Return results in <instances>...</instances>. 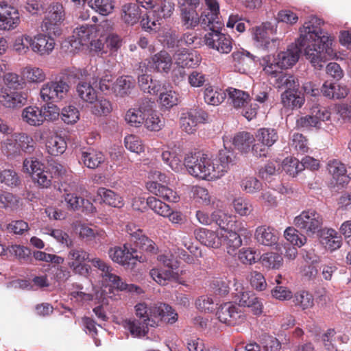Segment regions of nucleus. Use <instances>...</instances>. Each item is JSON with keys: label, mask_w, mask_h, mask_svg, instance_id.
Returning <instances> with one entry per match:
<instances>
[{"label": "nucleus", "mask_w": 351, "mask_h": 351, "mask_svg": "<svg viewBox=\"0 0 351 351\" xmlns=\"http://www.w3.org/2000/svg\"><path fill=\"white\" fill-rule=\"evenodd\" d=\"M324 21L317 16H311L300 28V36L298 43L306 46L304 56L316 69H321L324 63V51L332 45V38L322 29Z\"/></svg>", "instance_id": "obj_1"}, {"label": "nucleus", "mask_w": 351, "mask_h": 351, "mask_svg": "<svg viewBox=\"0 0 351 351\" xmlns=\"http://www.w3.org/2000/svg\"><path fill=\"white\" fill-rule=\"evenodd\" d=\"M135 313L143 322L155 324V319L165 322L168 324H174L178 320V313L169 304L158 302L147 306L145 302L136 304Z\"/></svg>", "instance_id": "obj_2"}, {"label": "nucleus", "mask_w": 351, "mask_h": 351, "mask_svg": "<svg viewBox=\"0 0 351 351\" xmlns=\"http://www.w3.org/2000/svg\"><path fill=\"white\" fill-rule=\"evenodd\" d=\"M184 165L189 173L195 178L208 180L218 179L215 163L202 152L188 154L184 158Z\"/></svg>", "instance_id": "obj_3"}, {"label": "nucleus", "mask_w": 351, "mask_h": 351, "mask_svg": "<svg viewBox=\"0 0 351 351\" xmlns=\"http://www.w3.org/2000/svg\"><path fill=\"white\" fill-rule=\"evenodd\" d=\"M66 19V12L60 2L50 3L45 11V15L40 25L42 32L55 37L62 33V26Z\"/></svg>", "instance_id": "obj_4"}, {"label": "nucleus", "mask_w": 351, "mask_h": 351, "mask_svg": "<svg viewBox=\"0 0 351 351\" xmlns=\"http://www.w3.org/2000/svg\"><path fill=\"white\" fill-rule=\"evenodd\" d=\"M323 217L314 209H307L294 218L295 226L307 236H312L323 230Z\"/></svg>", "instance_id": "obj_5"}, {"label": "nucleus", "mask_w": 351, "mask_h": 351, "mask_svg": "<svg viewBox=\"0 0 351 351\" xmlns=\"http://www.w3.org/2000/svg\"><path fill=\"white\" fill-rule=\"evenodd\" d=\"M108 254L112 261L125 268L132 269L137 261L143 263L145 261V256H138L136 250L132 247L130 249L127 244L110 248Z\"/></svg>", "instance_id": "obj_6"}, {"label": "nucleus", "mask_w": 351, "mask_h": 351, "mask_svg": "<svg viewBox=\"0 0 351 351\" xmlns=\"http://www.w3.org/2000/svg\"><path fill=\"white\" fill-rule=\"evenodd\" d=\"M152 177L156 181H150L146 183V188L150 193L169 202H178L180 197L176 191L158 182L159 181L162 183H167V178L165 173L159 171H154L152 172Z\"/></svg>", "instance_id": "obj_7"}, {"label": "nucleus", "mask_w": 351, "mask_h": 351, "mask_svg": "<svg viewBox=\"0 0 351 351\" xmlns=\"http://www.w3.org/2000/svg\"><path fill=\"white\" fill-rule=\"evenodd\" d=\"M69 89V84L62 79L49 81L42 86L40 96L45 102H58L66 97Z\"/></svg>", "instance_id": "obj_8"}, {"label": "nucleus", "mask_w": 351, "mask_h": 351, "mask_svg": "<svg viewBox=\"0 0 351 351\" xmlns=\"http://www.w3.org/2000/svg\"><path fill=\"white\" fill-rule=\"evenodd\" d=\"M23 169L24 172L31 174L34 182L43 188H48L51 184L53 176L49 171L43 169V164L37 158L30 157L23 161Z\"/></svg>", "instance_id": "obj_9"}, {"label": "nucleus", "mask_w": 351, "mask_h": 351, "mask_svg": "<svg viewBox=\"0 0 351 351\" xmlns=\"http://www.w3.org/2000/svg\"><path fill=\"white\" fill-rule=\"evenodd\" d=\"M90 254L81 247L71 248L67 255L68 266L77 274L85 276L88 273L86 261H90Z\"/></svg>", "instance_id": "obj_10"}, {"label": "nucleus", "mask_w": 351, "mask_h": 351, "mask_svg": "<svg viewBox=\"0 0 351 351\" xmlns=\"http://www.w3.org/2000/svg\"><path fill=\"white\" fill-rule=\"evenodd\" d=\"M97 32L95 25H82L73 30L69 43L72 47L78 49L80 46L91 43L97 37Z\"/></svg>", "instance_id": "obj_11"}, {"label": "nucleus", "mask_w": 351, "mask_h": 351, "mask_svg": "<svg viewBox=\"0 0 351 351\" xmlns=\"http://www.w3.org/2000/svg\"><path fill=\"white\" fill-rule=\"evenodd\" d=\"M197 5L199 0H183L180 6L181 22L186 29H193L199 23Z\"/></svg>", "instance_id": "obj_12"}, {"label": "nucleus", "mask_w": 351, "mask_h": 351, "mask_svg": "<svg viewBox=\"0 0 351 351\" xmlns=\"http://www.w3.org/2000/svg\"><path fill=\"white\" fill-rule=\"evenodd\" d=\"M204 42L208 47L221 53H228L232 49V40L230 36L219 32L218 29L206 34Z\"/></svg>", "instance_id": "obj_13"}, {"label": "nucleus", "mask_w": 351, "mask_h": 351, "mask_svg": "<svg viewBox=\"0 0 351 351\" xmlns=\"http://www.w3.org/2000/svg\"><path fill=\"white\" fill-rule=\"evenodd\" d=\"M217 316L221 322L230 326L239 324L245 319L243 312L232 302L221 304L217 312Z\"/></svg>", "instance_id": "obj_14"}, {"label": "nucleus", "mask_w": 351, "mask_h": 351, "mask_svg": "<svg viewBox=\"0 0 351 351\" xmlns=\"http://www.w3.org/2000/svg\"><path fill=\"white\" fill-rule=\"evenodd\" d=\"M208 114L201 109H191L182 114L180 118V127L188 134H193L196 131L198 123L204 122Z\"/></svg>", "instance_id": "obj_15"}, {"label": "nucleus", "mask_w": 351, "mask_h": 351, "mask_svg": "<svg viewBox=\"0 0 351 351\" xmlns=\"http://www.w3.org/2000/svg\"><path fill=\"white\" fill-rule=\"evenodd\" d=\"M308 88L307 85L303 86L304 90L306 94H311L314 98L311 100V105L310 107V113L316 118L317 121L320 123V121H328L330 117V112L329 110L321 104L320 100L322 97L316 98L317 94L319 93L317 88L311 87V84H309Z\"/></svg>", "instance_id": "obj_16"}, {"label": "nucleus", "mask_w": 351, "mask_h": 351, "mask_svg": "<svg viewBox=\"0 0 351 351\" xmlns=\"http://www.w3.org/2000/svg\"><path fill=\"white\" fill-rule=\"evenodd\" d=\"M19 22L20 17L18 10L4 2H0V29H14Z\"/></svg>", "instance_id": "obj_17"}, {"label": "nucleus", "mask_w": 351, "mask_h": 351, "mask_svg": "<svg viewBox=\"0 0 351 351\" xmlns=\"http://www.w3.org/2000/svg\"><path fill=\"white\" fill-rule=\"evenodd\" d=\"M303 47L300 46L297 40L295 45H289L286 51L278 53L276 57V62L280 66V69H287L295 64L299 59Z\"/></svg>", "instance_id": "obj_18"}, {"label": "nucleus", "mask_w": 351, "mask_h": 351, "mask_svg": "<svg viewBox=\"0 0 351 351\" xmlns=\"http://www.w3.org/2000/svg\"><path fill=\"white\" fill-rule=\"evenodd\" d=\"M194 234L201 244L208 247L218 249L222 245L221 232L199 228L194 231Z\"/></svg>", "instance_id": "obj_19"}, {"label": "nucleus", "mask_w": 351, "mask_h": 351, "mask_svg": "<svg viewBox=\"0 0 351 351\" xmlns=\"http://www.w3.org/2000/svg\"><path fill=\"white\" fill-rule=\"evenodd\" d=\"M27 100V94L25 92L1 88L0 104L5 108H20L25 104Z\"/></svg>", "instance_id": "obj_20"}, {"label": "nucleus", "mask_w": 351, "mask_h": 351, "mask_svg": "<svg viewBox=\"0 0 351 351\" xmlns=\"http://www.w3.org/2000/svg\"><path fill=\"white\" fill-rule=\"evenodd\" d=\"M53 35L38 34L32 38V50L40 56L50 54L55 47Z\"/></svg>", "instance_id": "obj_21"}, {"label": "nucleus", "mask_w": 351, "mask_h": 351, "mask_svg": "<svg viewBox=\"0 0 351 351\" xmlns=\"http://www.w3.org/2000/svg\"><path fill=\"white\" fill-rule=\"evenodd\" d=\"M172 64L171 55L165 50L156 53L148 60V66L158 73H168L171 69Z\"/></svg>", "instance_id": "obj_22"}, {"label": "nucleus", "mask_w": 351, "mask_h": 351, "mask_svg": "<svg viewBox=\"0 0 351 351\" xmlns=\"http://www.w3.org/2000/svg\"><path fill=\"white\" fill-rule=\"evenodd\" d=\"M327 168L337 185L343 186L350 182V177L347 172L346 167L341 161L336 159L330 160Z\"/></svg>", "instance_id": "obj_23"}, {"label": "nucleus", "mask_w": 351, "mask_h": 351, "mask_svg": "<svg viewBox=\"0 0 351 351\" xmlns=\"http://www.w3.org/2000/svg\"><path fill=\"white\" fill-rule=\"evenodd\" d=\"M236 160V155L232 150L227 149L226 147L219 150L218 159L215 163V170L218 179L222 177L229 169L230 166L233 165Z\"/></svg>", "instance_id": "obj_24"}, {"label": "nucleus", "mask_w": 351, "mask_h": 351, "mask_svg": "<svg viewBox=\"0 0 351 351\" xmlns=\"http://www.w3.org/2000/svg\"><path fill=\"white\" fill-rule=\"evenodd\" d=\"M231 56L234 70L241 73H246L254 62V56L243 49L234 51Z\"/></svg>", "instance_id": "obj_25"}, {"label": "nucleus", "mask_w": 351, "mask_h": 351, "mask_svg": "<svg viewBox=\"0 0 351 351\" xmlns=\"http://www.w3.org/2000/svg\"><path fill=\"white\" fill-rule=\"evenodd\" d=\"M141 14L139 5L135 3H126L120 10V19L127 25L133 26L138 23Z\"/></svg>", "instance_id": "obj_26"}, {"label": "nucleus", "mask_w": 351, "mask_h": 351, "mask_svg": "<svg viewBox=\"0 0 351 351\" xmlns=\"http://www.w3.org/2000/svg\"><path fill=\"white\" fill-rule=\"evenodd\" d=\"M319 167V163L317 160L310 157L304 156L302 158L301 162L296 158L290 160L289 168L287 169L286 171L292 176H296L303 168H307L313 170L317 169Z\"/></svg>", "instance_id": "obj_27"}, {"label": "nucleus", "mask_w": 351, "mask_h": 351, "mask_svg": "<svg viewBox=\"0 0 351 351\" xmlns=\"http://www.w3.org/2000/svg\"><path fill=\"white\" fill-rule=\"evenodd\" d=\"M255 239L262 245L271 246L277 243L278 235V232L273 228L261 226L256 229Z\"/></svg>", "instance_id": "obj_28"}, {"label": "nucleus", "mask_w": 351, "mask_h": 351, "mask_svg": "<svg viewBox=\"0 0 351 351\" xmlns=\"http://www.w3.org/2000/svg\"><path fill=\"white\" fill-rule=\"evenodd\" d=\"M319 237L322 244L330 251L336 250L341 245V237L336 230L332 228L322 230Z\"/></svg>", "instance_id": "obj_29"}, {"label": "nucleus", "mask_w": 351, "mask_h": 351, "mask_svg": "<svg viewBox=\"0 0 351 351\" xmlns=\"http://www.w3.org/2000/svg\"><path fill=\"white\" fill-rule=\"evenodd\" d=\"M176 64L180 67H194L200 62L199 55L186 49L178 51L174 55Z\"/></svg>", "instance_id": "obj_30"}, {"label": "nucleus", "mask_w": 351, "mask_h": 351, "mask_svg": "<svg viewBox=\"0 0 351 351\" xmlns=\"http://www.w3.org/2000/svg\"><path fill=\"white\" fill-rule=\"evenodd\" d=\"M271 84L278 89H285V90L298 91L300 82L298 79L291 74L282 73L280 76H277L275 82Z\"/></svg>", "instance_id": "obj_31"}, {"label": "nucleus", "mask_w": 351, "mask_h": 351, "mask_svg": "<svg viewBox=\"0 0 351 351\" xmlns=\"http://www.w3.org/2000/svg\"><path fill=\"white\" fill-rule=\"evenodd\" d=\"M228 95V101L234 108L240 109L248 101L251 97L248 93L235 88L229 87L226 90Z\"/></svg>", "instance_id": "obj_32"}, {"label": "nucleus", "mask_w": 351, "mask_h": 351, "mask_svg": "<svg viewBox=\"0 0 351 351\" xmlns=\"http://www.w3.org/2000/svg\"><path fill=\"white\" fill-rule=\"evenodd\" d=\"M292 302L295 307L303 311L312 308L315 305L313 294L305 290L295 292L293 295Z\"/></svg>", "instance_id": "obj_33"}, {"label": "nucleus", "mask_w": 351, "mask_h": 351, "mask_svg": "<svg viewBox=\"0 0 351 351\" xmlns=\"http://www.w3.org/2000/svg\"><path fill=\"white\" fill-rule=\"evenodd\" d=\"M154 326V324L143 322L133 319H128L123 321V326L128 329L134 337H141L146 335L148 332V326Z\"/></svg>", "instance_id": "obj_34"}, {"label": "nucleus", "mask_w": 351, "mask_h": 351, "mask_svg": "<svg viewBox=\"0 0 351 351\" xmlns=\"http://www.w3.org/2000/svg\"><path fill=\"white\" fill-rule=\"evenodd\" d=\"M281 101L285 108H300L304 103V97L299 90H285L281 94Z\"/></svg>", "instance_id": "obj_35"}, {"label": "nucleus", "mask_w": 351, "mask_h": 351, "mask_svg": "<svg viewBox=\"0 0 351 351\" xmlns=\"http://www.w3.org/2000/svg\"><path fill=\"white\" fill-rule=\"evenodd\" d=\"M80 160L85 167L95 169L104 162L105 156L102 152L91 149L82 152Z\"/></svg>", "instance_id": "obj_36"}, {"label": "nucleus", "mask_w": 351, "mask_h": 351, "mask_svg": "<svg viewBox=\"0 0 351 351\" xmlns=\"http://www.w3.org/2000/svg\"><path fill=\"white\" fill-rule=\"evenodd\" d=\"M135 86L134 79L129 75L118 77L114 82V93L117 96L125 97L128 95Z\"/></svg>", "instance_id": "obj_37"}, {"label": "nucleus", "mask_w": 351, "mask_h": 351, "mask_svg": "<svg viewBox=\"0 0 351 351\" xmlns=\"http://www.w3.org/2000/svg\"><path fill=\"white\" fill-rule=\"evenodd\" d=\"M226 97V92L221 88L213 86H208L204 91V99L206 104L212 106H218Z\"/></svg>", "instance_id": "obj_38"}, {"label": "nucleus", "mask_w": 351, "mask_h": 351, "mask_svg": "<svg viewBox=\"0 0 351 351\" xmlns=\"http://www.w3.org/2000/svg\"><path fill=\"white\" fill-rule=\"evenodd\" d=\"M23 120L27 124L33 126H39L43 123V117L41 108L37 106H28L23 110Z\"/></svg>", "instance_id": "obj_39"}, {"label": "nucleus", "mask_w": 351, "mask_h": 351, "mask_svg": "<svg viewBox=\"0 0 351 351\" xmlns=\"http://www.w3.org/2000/svg\"><path fill=\"white\" fill-rule=\"evenodd\" d=\"M222 243L226 245L227 252L229 254H234L235 251L242 245L240 235L235 231L226 230L221 232Z\"/></svg>", "instance_id": "obj_40"}, {"label": "nucleus", "mask_w": 351, "mask_h": 351, "mask_svg": "<svg viewBox=\"0 0 351 351\" xmlns=\"http://www.w3.org/2000/svg\"><path fill=\"white\" fill-rule=\"evenodd\" d=\"M149 275L157 283L165 285L167 280H177L180 278L179 271L162 270L154 268L150 270Z\"/></svg>", "instance_id": "obj_41"}, {"label": "nucleus", "mask_w": 351, "mask_h": 351, "mask_svg": "<svg viewBox=\"0 0 351 351\" xmlns=\"http://www.w3.org/2000/svg\"><path fill=\"white\" fill-rule=\"evenodd\" d=\"M47 152L52 156L63 154L66 149V143L64 138L55 135L48 138L46 143Z\"/></svg>", "instance_id": "obj_42"}, {"label": "nucleus", "mask_w": 351, "mask_h": 351, "mask_svg": "<svg viewBox=\"0 0 351 351\" xmlns=\"http://www.w3.org/2000/svg\"><path fill=\"white\" fill-rule=\"evenodd\" d=\"M97 194L101 197L104 203L111 206L121 208L124 205L123 198L110 189L99 188L97 190Z\"/></svg>", "instance_id": "obj_43"}, {"label": "nucleus", "mask_w": 351, "mask_h": 351, "mask_svg": "<svg viewBox=\"0 0 351 351\" xmlns=\"http://www.w3.org/2000/svg\"><path fill=\"white\" fill-rule=\"evenodd\" d=\"M254 141H255V138L250 133L240 132L236 134L232 138V144L241 152H247Z\"/></svg>", "instance_id": "obj_44"}, {"label": "nucleus", "mask_w": 351, "mask_h": 351, "mask_svg": "<svg viewBox=\"0 0 351 351\" xmlns=\"http://www.w3.org/2000/svg\"><path fill=\"white\" fill-rule=\"evenodd\" d=\"M260 260L263 267L272 269H278L283 263L282 256L280 254L274 252L264 253L261 256Z\"/></svg>", "instance_id": "obj_45"}, {"label": "nucleus", "mask_w": 351, "mask_h": 351, "mask_svg": "<svg viewBox=\"0 0 351 351\" xmlns=\"http://www.w3.org/2000/svg\"><path fill=\"white\" fill-rule=\"evenodd\" d=\"M162 161L173 171L178 172L182 169V156L176 152L164 151L161 155Z\"/></svg>", "instance_id": "obj_46"}, {"label": "nucleus", "mask_w": 351, "mask_h": 351, "mask_svg": "<svg viewBox=\"0 0 351 351\" xmlns=\"http://www.w3.org/2000/svg\"><path fill=\"white\" fill-rule=\"evenodd\" d=\"M343 337L341 335H337L334 329H328L322 335V339L325 348L328 351H338L335 343L338 341L340 343H343Z\"/></svg>", "instance_id": "obj_47"}, {"label": "nucleus", "mask_w": 351, "mask_h": 351, "mask_svg": "<svg viewBox=\"0 0 351 351\" xmlns=\"http://www.w3.org/2000/svg\"><path fill=\"white\" fill-rule=\"evenodd\" d=\"M278 138V136L276 130L271 128H261L257 131L255 142H260L271 147Z\"/></svg>", "instance_id": "obj_48"}, {"label": "nucleus", "mask_w": 351, "mask_h": 351, "mask_svg": "<svg viewBox=\"0 0 351 351\" xmlns=\"http://www.w3.org/2000/svg\"><path fill=\"white\" fill-rule=\"evenodd\" d=\"M15 145L23 152L31 154L34 151L36 143L31 136L25 133L15 135Z\"/></svg>", "instance_id": "obj_49"}, {"label": "nucleus", "mask_w": 351, "mask_h": 351, "mask_svg": "<svg viewBox=\"0 0 351 351\" xmlns=\"http://www.w3.org/2000/svg\"><path fill=\"white\" fill-rule=\"evenodd\" d=\"M77 92L79 97L87 103L93 104L97 97L96 90L86 82H80L77 86Z\"/></svg>", "instance_id": "obj_50"}, {"label": "nucleus", "mask_w": 351, "mask_h": 351, "mask_svg": "<svg viewBox=\"0 0 351 351\" xmlns=\"http://www.w3.org/2000/svg\"><path fill=\"white\" fill-rule=\"evenodd\" d=\"M201 38L196 32L184 33L179 39L176 38L173 34V40L170 43L171 46H173L176 43L178 46H191L195 45V47L201 45Z\"/></svg>", "instance_id": "obj_51"}, {"label": "nucleus", "mask_w": 351, "mask_h": 351, "mask_svg": "<svg viewBox=\"0 0 351 351\" xmlns=\"http://www.w3.org/2000/svg\"><path fill=\"white\" fill-rule=\"evenodd\" d=\"M199 23L204 29H208L211 32L216 31L221 27L222 23L219 16H213L212 13L204 12L199 17Z\"/></svg>", "instance_id": "obj_52"}, {"label": "nucleus", "mask_w": 351, "mask_h": 351, "mask_svg": "<svg viewBox=\"0 0 351 351\" xmlns=\"http://www.w3.org/2000/svg\"><path fill=\"white\" fill-rule=\"evenodd\" d=\"M23 75L30 83H41L46 79V74L42 69L35 66H26Z\"/></svg>", "instance_id": "obj_53"}, {"label": "nucleus", "mask_w": 351, "mask_h": 351, "mask_svg": "<svg viewBox=\"0 0 351 351\" xmlns=\"http://www.w3.org/2000/svg\"><path fill=\"white\" fill-rule=\"evenodd\" d=\"M3 82L8 90H19L25 86L24 80L14 73H7L3 75Z\"/></svg>", "instance_id": "obj_54"}, {"label": "nucleus", "mask_w": 351, "mask_h": 351, "mask_svg": "<svg viewBox=\"0 0 351 351\" xmlns=\"http://www.w3.org/2000/svg\"><path fill=\"white\" fill-rule=\"evenodd\" d=\"M71 191L70 186L64 188L62 197L67 204L68 209L77 210L84 204V199L72 193Z\"/></svg>", "instance_id": "obj_55"}, {"label": "nucleus", "mask_w": 351, "mask_h": 351, "mask_svg": "<svg viewBox=\"0 0 351 351\" xmlns=\"http://www.w3.org/2000/svg\"><path fill=\"white\" fill-rule=\"evenodd\" d=\"M143 123L150 131H159L164 126L165 121L156 112H152L146 114Z\"/></svg>", "instance_id": "obj_56"}, {"label": "nucleus", "mask_w": 351, "mask_h": 351, "mask_svg": "<svg viewBox=\"0 0 351 351\" xmlns=\"http://www.w3.org/2000/svg\"><path fill=\"white\" fill-rule=\"evenodd\" d=\"M241 187L246 193L253 194L260 191L262 189L263 184L254 176H247L241 181Z\"/></svg>", "instance_id": "obj_57"}, {"label": "nucleus", "mask_w": 351, "mask_h": 351, "mask_svg": "<svg viewBox=\"0 0 351 351\" xmlns=\"http://www.w3.org/2000/svg\"><path fill=\"white\" fill-rule=\"evenodd\" d=\"M92 104L91 112L97 116L107 115L112 110L111 102L104 98H97Z\"/></svg>", "instance_id": "obj_58"}, {"label": "nucleus", "mask_w": 351, "mask_h": 351, "mask_svg": "<svg viewBox=\"0 0 351 351\" xmlns=\"http://www.w3.org/2000/svg\"><path fill=\"white\" fill-rule=\"evenodd\" d=\"M146 203L149 208L156 214L164 217L169 215L170 206L155 197H149Z\"/></svg>", "instance_id": "obj_59"}, {"label": "nucleus", "mask_w": 351, "mask_h": 351, "mask_svg": "<svg viewBox=\"0 0 351 351\" xmlns=\"http://www.w3.org/2000/svg\"><path fill=\"white\" fill-rule=\"evenodd\" d=\"M134 243L141 250L150 254H156L158 252V247L156 244L145 234H143Z\"/></svg>", "instance_id": "obj_60"}, {"label": "nucleus", "mask_w": 351, "mask_h": 351, "mask_svg": "<svg viewBox=\"0 0 351 351\" xmlns=\"http://www.w3.org/2000/svg\"><path fill=\"white\" fill-rule=\"evenodd\" d=\"M88 4L102 15L111 13L114 8L113 0H90Z\"/></svg>", "instance_id": "obj_61"}, {"label": "nucleus", "mask_w": 351, "mask_h": 351, "mask_svg": "<svg viewBox=\"0 0 351 351\" xmlns=\"http://www.w3.org/2000/svg\"><path fill=\"white\" fill-rule=\"evenodd\" d=\"M232 204L235 212L241 216H247L253 210L252 203L243 197L234 199Z\"/></svg>", "instance_id": "obj_62"}, {"label": "nucleus", "mask_w": 351, "mask_h": 351, "mask_svg": "<svg viewBox=\"0 0 351 351\" xmlns=\"http://www.w3.org/2000/svg\"><path fill=\"white\" fill-rule=\"evenodd\" d=\"M161 21L162 20L158 18V16H157L156 10H153L149 12L145 19H142L141 23L142 27L147 31H156L158 26L161 25Z\"/></svg>", "instance_id": "obj_63"}, {"label": "nucleus", "mask_w": 351, "mask_h": 351, "mask_svg": "<svg viewBox=\"0 0 351 351\" xmlns=\"http://www.w3.org/2000/svg\"><path fill=\"white\" fill-rule=\"evenodd\" d=\"M290 145L296 152L301 154L306 153L308 150V141L302 134L294 133L292 136Z\"/></svg>", "instance_id": "obj_64"}]
</instances>
